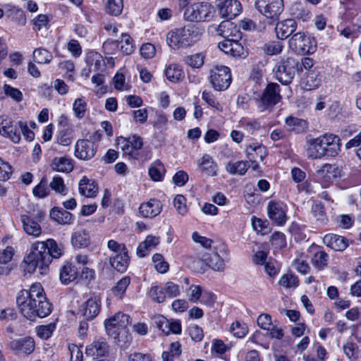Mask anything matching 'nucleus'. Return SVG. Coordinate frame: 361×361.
<instances>
[{"label": "nucleus", "instance_id": "obj_40", "mask_svg": "<svg viewBox=\"0 0 361 361\" xmlns=\"http://www.w3.org/2000/svg\"><path fill=\"white\" fill-rule=\"evenodd\" d=\"M207 264L214 271H223L224 269V262L217 252H212L204 259Z\"/></svg>", "mask_w": 361, "mask_h": 361}, {"label": "nucleus", "instance_id": "obj_48", "mask_svg": "<svg viewBox=\"0 0 361 361\" xmlns=\"http://www.w3.org/2000/svg\"><path fill=\"white\" fill-rule=\"evenodd\" d=\"M49 186L56 193L61 195H66L68 193V188L64 184L63 179L59 176L53 177Z\"/></svg>", "mask_w": 361, "mask_h": 361}, {"label": "nucleus", "instance_id": "obj_17", "mask_svg": "<svg viewBox=\"0 0 361 361\" xmlns=\"http://www.w3.org/2000/svg\"><path fill=\"white\" fill-rule=\"evenodd\" d=\"M100 308L101 300L99 298L94 296L89 298L81 305L78 314L86 320H92L99 314Z\"/></svg>", "mask_w": 361, "mask_h": 361}, {"label": "nucleus", "instance_id": "obj_45", "mask_svg": "<svg viewBox=\"0 0 361 361\" xmlns=\"http://www.w3.org/2000/svg\"><path fill=\"white\" fill-rule=\"evenodd\" d=\"M279 283L285 288H295L299 285V281L296 276L292 274H286L280 277Z\"/></svg>", "mask_w": 361, "mask_h": 361}, {"label": "nucleus", "instance_id": "obj_10", "mask_svg": "<svg viewBox=\"0 0 361 361\" xmlns=\"http://www.w3.org/2000/svg\"><path fill=\"white\" fill-rule=\"evenodd\" d=\"M231 73L227 66H216L210 71L209 82L216 91L226 90L231 82Z\"/></svg>", "mask_w": 361, "mask_h": 361}, {"label": "nucleus", "instance_id": "obj_47", "mask_svg": "<svg viewBox=\"0 0 361 361\" xmlns=\"http://www.w3.org/2000/svg\"><path fill=\"white\" fill-rule=\"evenodd\" d=\"M148 295L153 301L158 303L164 302L166 298L164 287L159 286H152L148 291Z\"/></svg>", "mask_w": 361, "mask_h": 361}, {"label": "nucleus", "instance_id": "obj_25", "mask_svg": "<svg viewBox=\"0 0 361 361\" xmlns=\"http://www.w3.org/2000/svg\"><path fill=\"white\" fill-rule=\"evenodd\" d=\"M79 193L86 197H94L98 192L99 187L92 179L83 176L78 183Z\"/></svg>", "mask_w": 361, "mask_h": 361}, {"label": "nucleus", "instance_id": "obj_20", "mask_svg": "<svg viewBox=\"0 0 361 361\" xmlns=\"http://www.w3.org/2000/svg\"><path fill=\"white\" fill-rule=\"evenodd\" d=\"M85 61L88 68H83L82 74L86 77H89L91 72L98 71L104 66L102 56L94 51H88L85 54Z\"/></svg>", "mask_w": 361, "mask_h": 361}, {"label": "nucleus", "instance_id": "obj_44", "mask_svg": "<svg viewBox=\"0 0 361 361\" xmlns=\"http://www.w3.org/2000/svg\"><path fill=\"white\" fill-rule=\"evenodd\" d=\"M120 43L121 50L124 54L129 55L134 51L135 48V44L133 39L128 34L123 33L121 35Z\"/></svg>", "mask_w": 361, "mask_h": 361}, {"label": "nucleus", "instance_id": "obj_37", "mask_svg": "<svg viewBox=\"0 0 361 361\" xmlns=\"http://www.w3.org/2000/svg\"><path fill=\"white\" fill-rule=\"evenodd\" d=\"M71 242V245L75 247H85L90 243L89 233L85 230L77 231L73 233Z\"/></svg>", "mask_w": 361, "mask_h": 361}, {"label": "nucleus", "instance_id": "obj_42", "mask_svg": "<svg viewBox=\"0 0 361 361\" xmlns=\"http://www.w3.org/2000/svg\"><path fill=\"white\" fill-rule=\"evenodd\" d=\"M123 8V0H107L105 4V11L111 16H119L122 13Z\"/></svg>", "mask_w": 361, "mask_h": 361}, {"label": "nucleus", "instance_id": "obj_62", "mask_svg": "<svg viewBox=\"0 0 361 361\" xmlns=\"http://www.w3.org/2000/svg\"><path fill=\"white\" fill-rule=\"evenodd\" d=\"M283 44L279 41L271 42L264 44L263 49L264 51L269 55H274L279 54L283 49Z\"/></svg>", "mask_w": 361, "mask_h": 361}, {"label": "nucleus", "instance_id": "obj_8", "mask_svg": "<svg viewBox=\"0 0 361 361\" xmlns=\"http://www.w3.org/2000/svg\"><path fill=\"white\" fill-rule=\"evenodd\" d=\"M298 70V61L293 58L282 59L274 68L276 79L286 85L291 82Z\"/></svg>", "mask_w": 361, "mask_h": 361}, {"label": "nucleus", "instance_id": "obj_5", "mask_svg": "<svg viewBox=\"0 0 361 361\" xmlns=\"http://www.w3.org/2000/svg\"><path fill=\"white\" fill-rule=\"evenodd\" d=\"M130 323V317L128 314L117 312L104 322V326L108 335L120 342L121 336L128 338L126 328Z\"/></svg>", "mask_w": 361, "mask_h": 361}, {"label": "nucleus", "instance_id": "obj_13", "mask_svg": "<svg viewBox=\"0 0 361 361\" xmlns=\"http://www.w3.org/2000/svg\"><path fill=\"white\" fill-rule=\"evenodd\" d=\"M287 206L281 201L271 200L267 207V215L271 221L277 225L282 226L286 224L288 216Z\"/></svg>", "mask_w": 361, "mask_h": 361}, {"label": "nucleus", "instance_id": "obj_7", "mask_svg": "<svg viewBox=\"0 0 361 361\" xmlns=\"http://www.w3.org/2000/svg\"><path fill=\"white\" fill-rule=\"evenodd\" d=\"M214 13V8L210 4L195 3L186 8L184 18L190 22L209 21L213 18Z\"/></svg>", "mask_w": 361, "mask_h": 361}, {"label": "nucleus", "instance_id": "obj_30", "mask_svg": "<svg viewBox=\"0 0 361 361\" xmlns=\"http://www.w3.org/2000/svg\"><path fill=\"white\" fill-rule=\"evenodd\" d=\"M319 137L309 141L307 148V154L309 158L315 159L326 156V151Z\"/></svg>", "mask_w": 361, "mask_h": 361}, {"label": "nucleus", "instance_id": "obj_46", "mask_svg": "<svg viewBox=\"0 0 361 361\" xmlns=\"http://www.w3.org/2000/svg\"><path fill=\"white\" fill-rule=\"evenodd\" d=\"M164 173V167L160 161H155L149 168V175L154 181H159L162 179Z\"/></svg>", "mask_w": 361, "mask_h": 361}, {"label": "nucleus", "instance_id": "obj_21", "mask_svg": "<svg viewBox=\"0 0 361 361\" xmlns=\"http://www.w3.org/2000/svg\"><path fill=\"white\" fill-rule=\"evenodd\" d=\"M220 15L228 19H233L241 12V4L238 0H225L217 5Z\"/></svg>", "mask_w": 361, "mask_h": 361}, {"label": "nucleus", "instance_id": "obj_22", "mask_svg": "<svg viewBox=\"0 0 361 361\" xmlns=\"http://www.w3.org/2000/svg\"><path fill=\"white\" fill-rule=\"evenodd\" d=\"M162 204L159 200L151 199L143 202L139 207V213L145 218H154L160 214Z\"/></svg>", "mask_w": 361, "mask_h": 361}, {"label": "nucleus", "instance_id": "obj_34", "mask_svg": "<svg viewBox=\"0 0 361 361\" xmlns=\"http://www.w3.org/2000/svg\"><path fill=\"white\" fill-rule=\"evenodd\" d=\"M198 165L207 176H214L217 174V164L209 154H204L198 161Z\"/></svg>", "mask_w": 361, "mask_h": 361}, {"label": "nucleus", "instance_id": "obj_28", "mask_svg": "<svg viewBox=\"0 0 361 361\" xmlns=\"http://www.w3.org/2000/svg\"><path fill=\"white\" fill-rule=\"evenodd\" d=\"M323 243L336 251H343L348 245V240L343 236L329 233L324 236Z\"/></svg>", "mask_w": 361, "mask_h": 361}, {"label": "nucleus", "instance_id": "obj_52", "mask_svg": "<svg viewBox=\"0 0 361 361\" xmlns=\"http://www.w3.org/2000/svg\"><path fill=\"white\" fill-rule=\"evenodd\" d=\"M73 110L76 118H83L87 111V102L85 99L82 97L76 99L73 104Z\"/></svg>", "mask_w": 361, "mask_h": 361}, {"label": "nucleus", "instance_id": "obj_35", "mask_svg": "<svg viewBox=\"0 0 361 361\" xmlns=\"http://www.w3.org/2000/svg\"><path fill=\"white\" fill-rule=\"evenodd\" d=\"M335 169L334 166L330 164H324L317 170L316 176L324 184H328L336 176Z\"/></svg>", "mask_w": 361, "mask_h": 361}, {"label": "nucleus", "instance_id": "obj_14", "mask_svg": "<svg viewBox=\"0 0 361 361\" xmlns=\"http://www.w3.org/2000/svg\"><path fill=\"white\" fill-rule=\"evenodd\" d=\"M44 217V214L41 211H37L35 216L22 214L20 220L23 224L24 231L29 235L33 237H39L42 233V228L39 223L41 222Z\"/></svg>", "mask_w": 361, "mask_h": 361}, {"label": "nucleus", "instance_id": "obj_38", "mask_svg": "<svg viewBox=\"0 0 361 361\" xmlns=\"http://www.w3.org/2000/svg\"><path fill=\"white\" fill-rule=\"evenodd\" d=\"M247 169L248 164L245 161H229L226 165V170L231 175L243 176Z\"/></svg>", "mask_w": 361, "mask_h": 361}, {"label": "nucleus", "instance_id": "obj_23", "mask_svg": "<svg viewBox=\"0 0 361 361\" xmlns=\"http://www.w3.org/2000/svg\"><path fill=\"white\" fill-rule=\"evenodd\" d=\"M50 218L60 225H71L75 221L73 214L63 208L55 207L50 210Z\"/></svg>", "mask_w": 361, "mask_h": 361}, {"label": "nucleus", "instance_id": "obj_2", "mask_svg": "<svg viewBox=\"0 0 361 361\" xmlns=\"http://www.w3.org/2000/svg\"><path fill=\"white\" fill-rule=\"evenodd\" d=\"M63 254V245L54 239L37 241L32 244L31 252L24 259L25 269L29 273L35 272L37 267L43 271L47 268L52 258L59 259Z\"/></svg>", "mask_w": 361, "mask_h": 361}, {"label": "nucleus", "instance_id": "obj_60", "mask_svg": "<svg viewBox=\"0 0 361 361\" xmlns=\"http://www.w3.org/2000/svg\"><path fill=\"white\" fill-rule=\"evenodd\" d=\"M174 207L178 214L183 216L187 212L186 200L184 196L177 195L173 199Z\"/></svg>", "mask_w": 361, "mask_h": 361}, {"label": "nucleus", "instance_id": "obj_26", "mask_svg": "<svg viewBox=\"0 0 361 361\" xmlns=\"http://www.w3.org/2000/svg\"><path fill=\"white\" fill-rule=\"evenodd\" d=\"M50 167L54 171L68 173L73 170L74 161L68 157H56L51 161Z\"/></svg>", "mask_w": 361, "mask_h": 361}, {"label": "nucleus", "instance_id": "obj_54", "mask_svg": "<svg viewBox=\"0 0 361 361\" xmlns=\"http://www.w3.org/2000/svg\"><path fill=\"white\" fill-rule=\"evenodd\" d=\"M56 329L54 323L41 325L36 327L37 335L42 339L47 340L51 336Z\"/></svg>", "mask_w": 361, "mask_h": 361}, {"label": "nucleus", "instance_id": "obj_57", "mask_svg": "<svg viewBox=\"0 0 361 361\" xmlns=\"http://www.w3.org/2000/svg\"><path fill=\"white\" fill-rule=\"evenodd\" d=\"M312 213L316 218L317 221L321 222L322 224H325L328 221V219L324 211V207L322 204L317 202L314 203L312 207Z\"/></svg>", "mask_w": 361, "mask_h": 361}, {"label": "nucleus", "instance_id": "obj_33", "mask_svg": "<svg viewBox=\"0 0 361 361\" xmlns=\"http://www.w3.org/2000/svg\"><path fill=\"white\" fill-rule=\"evenodd\" d=\"M128 252L126 251L120 254L114 255L109 257L111 266L118 271L124 272L129 264Z\"/></svg>", "mask_w": 361, "mask_h": 361}, {"label": "nucleus", "instance_id": "obj_63", "mask_svg": "<svg viewBox=\"0 0 361 361\" xmlns=\"http://www.w3.org/2000/svg\"><path fill=\"white\" fill-rule=\"evenodd\" d=\"M130 283V279L128 276H124L118 282L116 286L113 288L114 293L119 296L123 295L125 293L126 290L128 287Z\"/></svg>", "mask_w": 361, "mask_h": 361}, {"label": "nucleus", "instance_id": "obj_15", "mask_svg": "<svg viewBox=\"0 0 361 361\" xmlns=\"http://www.w3.org/2000/svg\"><path fill=\"white\" fill-rule=\"evenodd\" d=\"M97 149V145L93 141L80 139L75 145L74 154L79 159L89 160L95 155Z\"/></svg>", "mask_w": 361, "mask_h": 361}, {"label": "nucleus", "instance_id": "obj_50", "mask_svg": "<svg viewBox=\"0 0 361 361\" xmlns=\"http://www.w3.org/2000/svg\"><path fill=\"white\" fill-rule=\"evenodd\" d=\"M230 331L237 338H243L248 333V328L245 323L235 321L230 326Z\"/></svg>", "mask_w": 361, "mask_h": 361}, {"label": "nucleus", "instance_id": "obj_3", "mask_svg": "<svg viewBox=\"0 0 361 361\" xmlns=\"http://www.w3.org/2000/svg\"><path fill=\"white\" fill-rule=\"evenodd\" d=\"M216 33L224 38L219 42V48L226 54L233 57L244 58L247 51L239 42L242 34L236 25L229 20L222 21L216 28Z\"/></svg>", "mask_w": 361, "mask_h": 361}, {"label": "nucleus", "instance_id": "obj_55", "mask_svg": "<svg viewBox=\"0 0 361 361\" xmlns=\"http://www.w3.org/2000/svg\"><path fill=\"white\" fill-rule=\"evenodd\" d=\"M152 262L154 263L156 270L160 274H165L168 271L169 265L167 262L164 259L161 254H154L152 257Z\"/></svg>", "mask_w": 361, "mask_h": 361}, {"label": "nucleus", "instance_id": "obj_36", "mask_svg": "<svg viewBox=\"0 0 361 361\" xmlns=\"http://www.w3.org/2000/svg\"><path fill=\"white\" fill-rule=\"evenodd\" d=\"M78 276V269L75 265L66 262L61 268L59 278L64 284H68L74 281Z\"/></svg>", "mask_w": 361, "mask_h": 361}, {"label": "nucleus", "instance_id": "obj_59", "mask_svg": "<svg viewBox=\"0 0 361 361\" xmlns=\"http://www.w3.org/2000/svg\"><path fill=\"white\" fill-rule=\"evenodd\" d=\"M13 173L12 166L0 157V180H8Z\"/></svg>", "mask_w": 361, "mask_h": 361}, {"label": "nucleus", "instance_id": "obj_11", "mask_svg": "<svg viewBox=\"0 0 361 361\" xmlns=\"http://www.w3.org/2000/svg\"><path fill=\"white\" fill-rule=\"evenodd\" d=\"M255 6L262 15L271 20H278L284 9L283 0H256Z\"/></svg>", "mask_w": 361, "mask_h": 361}, {"label": "nucleus", "instance_id": "obj_41", "mask_svg": "<svg viewBox=\"0 0 361 361\" xmlns=\"http://www.w3.org/2000/svg\"><path fill=\"white\" fill-rule=\"evenodd\" d=\"M32 55L34 61L39 64L49 63L53 59L51 53L43 48L35 49Z\"/></svg>", "mask_w": 361, "mask_h": 361}, {"label": "nucleus", "instance_id": "obj_39", "mask_svg": "<svg viewBox=\"0 0 361 361\" xmlns=\"http://www.w3.org/2000/svg\"><path fill=\"white\" fill-rule=\"evenodd\" d=\"M165 75L169 81L173 82H178L184 77L181 67L177 64L168 66L165 69Z\"/></svg>", "mask_w": 361, "mask_h": 361}, {"label": "nucleus", "instance_id": "obj_16", "mask_svg": "<svg viewBox=\"0 0 361 361\" xmlns=\"http://www.w3.org/2000/svg\"><path fill=\"white\" fill-rule=\"evenodd\" d=\"M8 346L17 355H28L35 350V343L32 337L26 336L11 341Z\"/></svg>", "mask_w": 361, "mask_h": 361}, {"label": "nucleus", "instance_id": "obj_1", "mask_svg": "<svg viewBox=\"0 0 361 361\" xmlns=\"http://www.w3.org/2000/svg\"><path fill=\"white\" fill-rule=\"evenodd\" d=\"M16 302L20 312L27 319L44 318L50 314L52 305L46 297L41 283H33L29 290H22L17 295Z\"/></svg>", "mask_w": 361, "mask_h": 361}, {"label": "nucleus", "instance_id": "obj_61", "mask_svg": "<svg viewBox=\"0 0 361 361\" xmlns=\"http://www.w3.org/2000/svg\"><path fill=\"white\" fill-rule=\"evenodd\" d=\"M5 94L16 102H20L23 99V93L17 88L5 84L3 86Z\"/></svg>", "mask_w": 361, "mask_h": 361}, {"label": "nucleus", "instance_id": "obj_27", "mask_svg": "<svg viewBox=\"0 0 361 361\" xmlns=\"http://www.w3.org/2000/svg\"><path fill=\"white\" fill-rule=\"evenodd\" d=\"M297 23L293 19H286L278 22L275 30L278 39H284L296 30Z\"/></svg>", "mask_w": 361, "mask_h": 361}, {"label": "nucleus", "instance_id": "obj_18", "mask_svg": "<svg viewBox=\"0 0 361 361\" xmlns=\"http://www.w3.org/2000/svg\"><path fill=\"white\" fill-rule=\"evenodd\" d=\"M319 137L326 151V156L334 157L339 153L341 140L338 136L331 133H325Z\"/></svg>", "mask_w": 361, "mask_h": 361}, {"label": "nucleus", "instance_id": "obj_12", "mask_svg": "<svg viewBox=\"0 0 361 361\" xmlns=\"http://www.w3.org/2000/svg\"><path fill=\"white\" fill-rule=\"evenodd\" d=\"M117 145L125 154L137 158V151L142 147L143 141L140 136L132 135L128 137H119L117 139Z\"/></svg>", "mask_w": 361, "mask_h": 361}, {"label": "nucleus", "instance_id": "obj_32", "mask_svg": "<svg viewBox=\"0 0 361 361\" xmlns=\"http://www.w3.org/2000/svg\"><path fill=\"white\" fill-rule=\"evenodd\" d=\"M245 152L249 161H254L257 158L263 161L267 156L265 147L259 143H252L246 146Z\"/></svg>", "mask_w": 361, "mask_h": 361}, {"label": "nucleus", "instance_id": "obj_19", "mask_svg": "<svg viewBox=\"0 0 361 361\" xmlns=\"http://www.w3.org/2000/svg\"><path fill=\"white\" fill-rule=\"evenodd\" d=\"M109 351V345L104 338H99L93 341L86 347L87 355L95 360L107 356Z\"/></svg>", "mask_w": 361, "mask_h": 361}, {"label": "nucleus", "instance_id": "obj_31", "mask_svg": "<svg viewBox=\"0 0 361 361\" xmlns=\"http://www.w3.org/2000/svg\"><path fill=\"white\" fill-rule=\"evenodd\" d=\"M322 82V76L317 71H310L302 79L301 86L304 90H312L317 88Z\"/></svg>", "mask_w": 361, "mask_h": 361}, {"label": "nucleus", "instance_id": "obj_56", "mask_svg": "<svg viewBox=\"0 0 361 361\" xmlns=\"http://www.w3.org/2000/svg\"><path fill=\"white\" fill-rule=\"evenodd\" d=\"M328 261V255L324 251L316 252L312 258V264L318 269H324Z\"/></svg>", "mask_w": 361, "mask_h": 361}, {"label": "nucleus", "instance_id": "obj_53", "mask_svg": "<svg viewBox=\"0 0 361 361\" xmlns=\"http://www.w3.org/2000/svg\"><path fill=\"white\" fill-rule=\"evenodd\" d=\"M202 99L216 111H223V106L216 99L214 95L210 91L204 90L202 94Z\"/></svg>", "mask_w": 361, "mask_h": 361}, {"label": "nucleus", "instance_id": "obj_29", "mask_svg": "<svg viewBox=\"0 0 361 361\" xmlns=\"http://www.w3.org/2000/svg\"><path fill=\"white\" fill-rule=\"evenodd\" d=\"M13 255L14 249L11 246L0 250V275H7L11 271L10 262Z\"/></svg>", "mask_w": 361, "mask_h": 361}, {"label": "nucleus", "instance_id": "obj_51", "mask_svg": "<svg viewBox=\"0 0 361 361\" xmlns=\"http://www.w3.org/2000/svg\"><path fill=\"white\" fill-rule=\"evenodd\" d=\"M307 259V258L306 256L303 254H300L298 255L297 258H295L293 262V267L298 272L302 274H307L310 269Z\"/></svg>", "mask_w": 361, "mask_h": 361}, {"label": "nucleus", "instance_id": "obj_24", "mask_svg": "<svg viewBox=\"0 0 361 361\" xmlns=\"http://www.w3.org/2000/svg\"><path fill=\"white\" fill-rule=\"evenodd\" d=\"M0 134L7 137L14 143H18L20 140V135L17 126L8 118H2L0 121Z\"/></svg>", "mask_w": 361, "mask_h": 361}, {"label": "nucleus", "instance_id": "obj_43", "mask_svg": "<svg viewBox=\"0 0 361 361\" xmlns=\"http://www.w3.org/2000/svg\"><path fill=\"white\" fill-rule=\"evenodd\" d=\"M205 55L203 53H195L185 58V63L192 68H200L204 63Z\"/></svg>", "mask_w": 361, "mask_h": 361}, {"label": "nucleus", "instance_id": "obj_58", "mask_svg": "<svg viewBox=\"0 0 361 361\" xmlns=\"http://www.w3.org/2000/svg\"><path fill=\"white\" fill-rule=\"evenodd\" d=\"M286 123L288 126L290 130L294 131H300L306 126V122L305 120L293 116L286 118Z\"/></svg>", "mask_w": 361, "mask_h": 361}, {"label": "nucleus", "instance_id": "obj_49", "mask_svg": "<svg viewBox=\"0 0 361 361\" xmlns=\"http://www.w3.org/2000/svg\"><path fill=\"white\" fill-rule=\"evenodd\" d=\"M51 17L47 14H39L32 20L33 29L39 31L42 29H48Z\"/></svg>", "mask_w": 361, "mask_h": 361}, {"label": "nucleus", "instance_id": "obj_64", "mask_svg": "<svg viewBox=\"0 0 361 361\" xmlns=\"http://www.w3.org/2000/svg\"><path fill=\"white\" fill-rule=\"evenodd\" d=\"M164 288L165 290L166 296L169 298L177 297L180 293V286L172 281L166 282L164 284Z\"/></svg>", "mask_w": 361, "mask_h": 361}, {"label": "nucleus", "instance_id": "obj_4", "mask_svg": "<svg viewBox=\"0 0 361 361\" xmlns=\"http://www.w3.org/2000/svg\"><path fill=\"white\" fill-rule=\"evenodd\" d=\"M202 32L193 25L170 30L166 37L169 47L178 50L193 45L200 39Z\"/></svg>", "mask_w": 361, "mask_h": 361}, {"label": "nucleus", "instance_id": "obj_6", "mask_svg": "<svg viewBox=\"0 0 361 361\" xmlns=\"http://www.w3.org/2000/svg\"><path fill=\"white\" fill-rule=\"evenodd\" d=\"M288 47L294 52L301 54H312L317 50L315 39L305 32H298L288 39Z\"/></svg>", "mask_w": 361, "mask_h": 361}, {"label": "nucleus", "instance_id": "obj_9", "mask_svg": "<svg viewBox=\"0 0 361 361\" xmlns=\"http://www.w3.org/2000/svg\"><path fill=\"white\" fill-rule=\"evenodd\" d=\"M280 86L274 82L269 83L264 89L262 95L256 100L257 106L260 112L272 108L280 102Z\"/></svg>", "mask_w": 361, "mask_h": 361}]
</instances>
